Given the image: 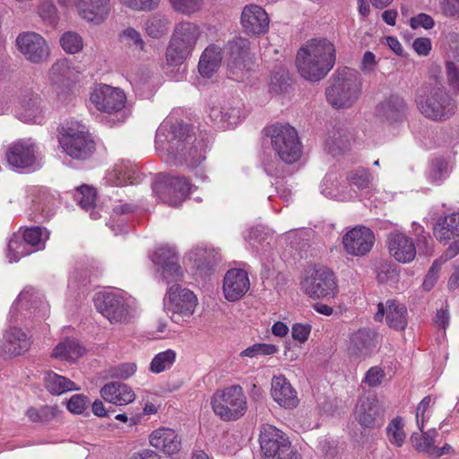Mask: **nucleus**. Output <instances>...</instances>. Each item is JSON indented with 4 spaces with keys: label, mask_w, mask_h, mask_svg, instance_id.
I'll use <instances>...</instances> for the list:
<instances>
[{
    "label": "nucleus",
    "mask_w": 459,
    "mask_h": 459,
    "mask_svg": "<svg viewBox=\"0 0 459 459\" xmlns=\"http://www.w3.org/2000/svg\"><path fill=\"white\" fill-rule=\"evenodd\" d=\"M335 47L325 39H313L301 47L296 56L299 74L309 82H319L335 64Z\"/></svg>",
    "instance_id": "1"
},
{
    "label": "nucleus",
    "mask_w": 459,
    "mask_h": 459,
    "mask_svg": "<svg viewBox=\"0 0 459 459\" xmlns=\"http://www.w3.org/2000/svg\"><path fill=\"white\" fill-rule=\"evenodd\" d=\"M415 102L425 117L437 122L449 119L457 108L455 100L442 85H421L416 91Z\"/></svg>",
    "instance_id": "2"
},
{
    "label": "nucleus",
    "mask_w": 459,
    "mask_h": 459,
    "mask_svg": "<svg viewBox=\"0 0 459 459\" xmlns=\"http://www.w3.org/2000/svg\"><path fill=\"white\" fill-rule=\"evenodd\" d=\"M361 90L362 83L358 72L344 67L338 69L329 79L325 98L335 109L349 108L358 101Z\"/></svg>",
    "instance_id": "3"
},
{
    "label": "nucleus",
    "mask_w": 459,
    "mask_h": 459,
    "mask_svg": "<svg viewBox=\"0 0 459 459\" xmlns=\"http://www.w3.org/2000/svg\"><path fill=\"white\" fill-rule=\"evenodd\" d=\"M201 33L200 26L195 22L188 21L178 22L166 49L167 64L170 66L182 65L191 56Z\"/></svg>",
    "instance_id": "4"
},
{
    "label": "nucleus",
    "mask_w": 459,
    "mask_h": 459,
    "mask_svg": "<svg viewBox=\"0 0 459 459\" xmlns=\"http://www.w3.org/2000/svg\"><path fill=\"white\" fill-rule=\"evenodd\" d=\"M275 154L285 164H294L302 154V143L297 130L289 124L274 123L264 128Z\"/></svg>",
    "instance_id": "5"
},
{
    "label": "nucleus",
    "mask_w": 459,
    "mask_h": 459,
    "mask_svg": "<svg viewBox=\"0 0 459 459\" xmlns=\"http://www.w3.org/2000/svg\"><path fill=\"white\" fill-rule=\"evenodd\" d=\"M211 404L214 413L225 421L240 419L247 410V397L238 385L216 391Z\"/></svg>",
    "instance_id": "6"
},
{
    "label": "nucleus",
    "mask_w": 459,
    "mask_h": 459,
    "mask_svg": "<svg viewBox=\"0 0 459 459\" xmlns=\"http://www.w3.org/2000/svg\"><path fill=\"white\" fill-rule=\"evenodd\" d=\"M191 131L192 126L188 124L169 117L160 125L156 131V148L166 150L173 155L193 140L194 135Z\"/></svg>",
    "instance_id": "7"
},
{
    "label": "nucleus",
    "mask_w": 459,
    "mask_h": 459,
    "mask_svg": "<svg viewBox=\"0 0 459 459\" xmlns=\"http://www.w3.org/2000/svg\"><path fill=\"white\" fill-rule=\"evenodd\" d=\"M300 287L311 299H331L338 293L336 276L331 269L325 266H315L307 271Z\"/></svg>",
    "instance_id": "8"
},
{
    "label": "nucleus",
    "mask_w": 459,
    "mask_h": 459,
    "mask_svg": "<svg viewBox=\"0 0 459 459\" xmlns=\"http://www.w3.org/2000/svg\"><path fill=\"white\" fill-rule=\"evenodd\" d=\"M59 143L67 155L75 160L89 159L95 152L96 144L84 126L76 125L62 128Z\"/></svg>",
    "instance_id": "9"
},
{
    "label": "nucleus",
    "mask_w": 459,
    "mask_h": 459,
    "mask_svg": "<svg viewBox=\"0 0 459 459\" xmlns=\"http://www.w3.org/2000/svg\"><path fill=\"white\" fill-rule=\"evenodd\" d=\"M192 186L185 177L160 174L152 190L163 203L177 207L189 197Z\"/></svg>",
    "instance_id": "10"
},
{
    "label": "nucleus",
    "mask_w": 459,
    "mask_h": 459,
    "mask_svg": "<svg viewBox=\"0 0 459 459\" xmlns=\"http://www.w3.org/2000/svg\"><path fill=\"white\" fill-rule=\"evenodd\" d=\"M49 81L58 101L65 103L73 96L78 72L71 65L67 59H59L55 62L49 70Z\"/></svg>",
    "instance_id": "11"
},
{
    "label": "nucleus",
    "mask_w": 459,
    "mask_h": 459,
    "mask_svg": "<svg viewBox=\"0 0 459 459\" xmlns=\"http://www.w3.org/2000/svg\"><path fill=\"white\" fill-rule=\"evenodd\" d=\"M354 417L364 429H378L385 422V409L376 395L362 396L356 403Z\"/></svg>",
    "instance_id": "12"
},
{
    "label": "nucleus",
    "mask_w": 459,
    "mask_h": 459,
    "mask_svg": "<svg viewBox=\"0 0 459 459\" xmlns=\"http://www.w3.org/2000/svg\"><path fill=\"white\" fill-rule=\"evenodd\" d=\"M5 159L13 169H35L38 166L37 145L30 139L13 142L6 150Z\"/></svg>",
    "instance_id": "13"
},
{
    "label": "nucleus",
    "mask_w": 459,
    "mask_h": 459,
    "mask_svg": "<svg viewBox=\"0 0 459 459\" xmlns=\"http://www.w3.org/2000/svg\"><path fill=\"white\" fill-rule=\"evenodd\" d=\"M377 333L371 328H359L352 333L347 344V353L350 359L362 361L369 358L377 348Z\"/></svg>",
    "instance_id": "14"
},
{
    "label": "nucleus",
    "mask_w": 459,
    "mask_h": 459,
    "mask_svg": "<svg viewBox=\"0 0 459 459\" xmlns=\"http://www.w3.org/2000/svg\"><path fill=\"white\" fill-rule=\"evenodd\" d=\"M259 443L265 459H277L292 445L289 437L273 425L264 424L260 429Z\"/></svg>",
    "instance_id": "15"
},
{
    "label": "nucleus",
    "mask_w": 459,
    "mask_h": 459,
    "mask_svg": "<svg viewBox=\"0 0 459 459\" xmlns=\"http://www.w3.org/2000/svg\"><path fill=\"white\" fill-rule=\"evenodd\" d=\"M152 261L166 283L177 282L183 277V270L178 264V255L169 247H158L152 255Z\"/></svg>",
    "instance_id": "16"
},
{
    "label": "nucleus",
    "mask_w": 459,
    "mask_h": 459,
    "mask_svg": "<svg viewBox=\"0 0 459 459\" xmlns=\"http://www.w3.org/2000/svg\"><path fill=\"white\" fill-rule=\"evenodd\" d=\"M95 306L110 323L126 322L129 317V306L118 294L99 293L95 298Z\"/></svg>",
    "instance_id": "17"
},
{
    "label": "nucleus",
    "mask_w": 459,
    "mask_h": 459,
    "mask_svg": "<svg viewBox=\"0 0 459 459\" xmlns=\"http://www.w3.org/2000/svg\"><path fill=\"white\" fill-rule=\"evenodd\" d=\"M91 101L95 108L106 113L120 111L126 104V95L123 91L108 84H100L91 93Z\"/></svg>",
    "instance_id": "18"
},
{
    "label": "nucleus",
    "mask_w": 459,
    "mask_h": 459,
    "mask_svg": "<svg viewBox=\"0 0 459 459\" xmlns=\"http://www.w3.org/2000/svg\"><path fill=\"white\" fill-rule=\"evenodd\" d=\"M167 297L165 307L169 312L181 317H189L194 314L197 299L193 291L182 289L178 284H173L169 289Z\"/></svg>",
    "instance_id": "19"
},
{
    "label": "nucleus",
    "mask_w": 459,
    "mask_h": 459,
    "mask_svg": "<svg viewBox=\"0 0 459 459\" xmlns=\"http://www.w3.org/2000/svg\"><path fill=\"white\" fill-rule=\"evenodd\" d=\"M374 243V232L365 226H356L342 237L344 250L353 256L366 255L372 249Z\"/></svg>",
    "instance_id": "20"
},
{
    "label": "nucleus",
    "mask_w": 459,
    "mask_h": 459,
    "mask_svg": "<svg viewBox=\"0 0 459 459\" xmlns=\"http://www.w3.org/2000/svg\"><path fill=\"white\" fill-rule=\"evenodd\" d=\"M240 23L246 34L260 36L268 31L270 20L264 8L251 4L243 8Z\"/></svg>",
    "instance_id": "21"
},
{
    "label": "nucleus",
    "mask_w": 459,
    "mask_h": 459,
    "mask_svg": "<svg viewBox=\"0 0 459 459\" xmlns=\"http://www.w3.org/2000/svg\"><path fill=\"white\" fill-rule=\"evenodd\" d=\"M65 5H74L80 16L95 24L102 23L108 16L110 0H59Z\"/></svg>",
    "instance_id": "22"
},
{
    "label": "nucleus",
    "mask_w": 459,
    "mask_h": 459,
    "mask_svg": "<svg viewBox=\"0 0 459 459\" xmlns=\"http://www.w3.org/2000/svg\"><path fill=\"white\" fill-rule=\"evenodd\" d=\"M242 104L239 100H232L222 104L212 106L209 117L221 129H230L237 126L242 117Z\"/></svg>",
    "instance_id": "23"
},
{
    "label": "nucleus",
    "mask_w": 459,
    "mask_h": 459,
    "mask_svg": "<svg viewBox=\"0 0 459 459\" xmlns=\"http://www.w3.org/2000/svg\"><path fill=\"white\" fill-rule=\"evenodd\" d=\"M18 49L32 63H39L48 56L46 40L36 32H23L16 39Z\"/></svg>",
    "instance_id": "24"
},
{
    "label": "nucleus",
    "mask_w": 459,
    "mask_h": 459,
    "mask_svg": "<svg viewBox=\"0 0 459 459\" xmlns=\"http://www.w3.org/2000/svg\"><path fill=\"white\" fill-rule=\"evenodd\" d=\"M409 107L405 100L392 94L376 107V115L389 124L402 123L407 118Z\"/></svg>",
    "instance_id": "25"
},
{
    "label": "nucleus",
    "mask_w": 459,
    "mask_h": 459,
    "mask_svg": "<svg viewBox=\"0 0 459 459\" xmlns=\"http://www.w3.org/2000/svg\"><path fill=\"white\" fill-rule=\"evenodd\" d=\"M188 259L202 276H206L214 273L221 257L218 249L207 245H197L188 253Z\"/></svg>",
    "instance_id": "26"
},
{
    "label": "nucleus",
    "mask_w": 459,
    "mask_h": 459,
    "mask_svg": "<svg viewBox=\"0 0 459 459\" xmlns=\"http://www.w3.org/2000/svg\"><path fill=\"white\" fill-rule=\"evenodd\" d=\"M208 147V141L204 137L197 139L194 136L189 144L183 147L172 156L176 164L185 165L194 169L198 167L205 160V152Z\"/></svg>",
    "instance_id": "27"
},
{
    "label": "nucleus",
    "mask_w": 459,
    "mask_h": 459,
    "mask_svg": "<svg viewBox=\"0 0 459 459\" xmlns=\"http://www.w3.org/2000/svg\"><path fill=\"white\" fill-rule=\"evenodd\" d=\"M250 282L247 273L242 269L229 270L223 280V292L229 301L240 299L249 290Z\"/></svg>",
    "instance_id": "28"
},
{
    "label": "nucleus",
    "mask_w": 459,
    "mask_h": 459,
    "mask_svg": "<svg viewBox=\"0 0 459 459\" xmlns=\"http://www.w3.org/2000/svg\"><path fill=\"white\" fill-rule=\"evenodd\" d=\"M390 255L400 263H410L416 255V247L411 238L402 232H391L387 237Z\"/></svg>",
    "instance_id": "29"
},
{
    "label": "nucleus",
    "mask_w": 459,
    "mask_h": 459,
    "mask_svg": "<svg viewBox=\"0 0 459 459\" xmlns=\"http://www.w3.org/2000/svg\"><path fill=\"white\" fill-rule=\"evenodd\" d=\"M149 442L165 455H173L180 451L182 439L173 429L160 427L152 432Z\"/></svg>",
    "instance_id": "30"
},
{
    "label": "nucleus",
    "mask_w": 459,
    "mask_h": 459,
    "mask_svg": "<svg viewBox=\"0 0 459 459\" xmlns=\"http://www.w3.org/2000/svg\"><path fill=\"white\" fill-rule=\"evenodd\" d=\"M271 394L273 400L286 409L296 408L299 404L297 392L283 375L273 377Z\"/></svg>",
    "instance_id": "31"
},
{
    "label": "nucleus",
    "mask_w": 459,
    "mask_h": 459,
    "mask_svg": "<svg viewBox=\"0 0 459 459\" xmlns=\"http://www.w3.org/2000/svg\"><path fill=\"white\" fill-rule=\"evenodd\" d=\"M229 55V67L232 74L235 70L242 71L247 68V59L250 50V41L243 37H235L226 45Z\"/></svg>",
    "instance_id": "32"
},
{
    "label": "nucleus",
    "mask_w": 459,
    "mask_h": 459,
    "mask_svg": "<svg viewBox=\"0 0 459 459\" xmlns=\"http://www.w3.org/2000/svg\"><path fill=\"white\" fill-rule=\"evenodd\" d=\"M63 411L58 405H41L29 407L25 412L31 423L54 428L62 423Z\"/></svg>",
    "instance_id": "33"
},
{
    "label": "nucleus",
    "mask_w": 459,
    "mask_h": 459,
    "mask_svg": "<svg viewBox=\"0 0 459 459\" xmlns=\"http://www.w3.org/2000/svg\"><path fill=\"white\" fill-rule=\"evenodd\" d=\"M101 397L108 403L117 406L131 403L135 399L133 389L122 382H110L100 389Z\"/></svg>",
    "instance_id": "34"
},
{
    "label": "nucleus",
    "mask_w": 459,
    "mask_h": 459,
    "mask_svg": "<svg viewBox=\"0 0 459 459\" xmlns=\"http://www.w3.org/2000/svg\"><path fill=\"white\" fill-rule=\"evenodd\" d=\"M42 100L37 93L28 92L20 99L19 117L25 122L40 124L44 117Z\"/></svg>",
    "instance_id": "35"
},
{
    "label": "nucleus",
    "mask_w": 459,
    "mask_h": 459,
    "mask_svg": "<svg viewBox=\"0 0 459 459\" xmlns=\"http://www.w3.org/2000/svg\"><path fill=\"white\" fill-rule=\"evenodd\" d=\"M30 337L18 327H12L4 334V351L10 356H20L29 351Z\"/></svg>",
    "instance_id": "36"
},
{
    "label": "nucleus",
    "mask_w": 459,
    "mask_h": 459,
    "mask_svg": "<svg viewBox=\"0 0 459 459\" xmlns=\"http://www.w3.org/2000/svg\"><path fill=\"white\" fill-rule=\"evenodd\" d=\"M222 61L221 48L215 45H209L202 53L198 71L203 77L211 78L219 69Z\"/></svg>",
    "instance_id": "37"
},
{
    "label": "nucleus",
    "mask_w": 459,
    "mask_h": 459,
    "mask_svg": "<svg viewBox=\"0 0 459 459\" xmlns=\"http://www.w3.org/2000/svg\"><path fill=\"white\" fill-rule=\"evenodd\" d=\"M433 234L439 241L459 237V213L455 212L439 220L434 226Z\"/></svg>",
    "instance_id": "38"
},
{
    "label": "nucleus",
    "mask_w": 459,
    "mask_h": 459,
    "mask_svg": "<svg viewBox=\"0 0 459 459\" xmlns=\"http://www.w3.org/2000/svg\"><path fill=\"white\" fill-rule=\"evenodd\" d=\"M385 321L389 327L395 331L404 330L408 323L406 307L396 300H387Z\"/></svg>",
    "instance_id": "39"
},
{
    "label": "nucleus",
    "mask_w": 459,
    "mask_h": 459,
    "mask_svg": "<svg viewBox=\"0 0 459 459\" xmlns=\"http://www.w3.org/2000/svg\"><path fill=\"white\" fill-rule=\"evenodd\" d=\"M351 135L347 129L334 126L328 133L325 144L329 152L335 156L345 152L350 146Z\"/></svg>",
    "instance_id": "40"
},
{
    "label": "nucleus",
    "mask_w": 459,
    "mask_h": 459,
    "mask_svg": "<svg viewBox=\"0 0 459 459\" xmlns=\"http://www.w3.org/2000/svg\"><path fill=\"white\" fill-rule=\"evenodd\" d=\"M44 385L46 389L53 395H60L68 391L79 390L74 382L53 371L46 373Z\"/></svg>",
    "instance_id": "41"
},
{
    "label": "nucleus",
    "mask_w": 459,
    "mask_h": 459,
    "mask_svg": "<svg viewBox=\"0 0 459 459\" xmlns=\"http://www.w3.org/2000/svg\"><path fill=\"white\" fill-rule=\"evenodd\" d=\"M84 351L78 341L65 339L54 348L52 357L62 360L74 361L83 355Z\"/></svg>",
    "instance_id": "42"
},
{
    "label": "nucleus",
    "mask_w": 459,
    "mask_h": 459,
    "mask_svg": "<svg viewBox=\"0 0 459 459\" xmlns=\"http://www.w3.org/2000/svg\"><path fill=\"white\" fill-rule=\"evenodd\" d=\"M96 189L88 185H82L76 187L74 194V198L81 208L85 211H91V217L93 220H97L100 216L99 212L93 211L96 204Z\"/></svg>",
    "instance_id": "43"
},
{
    "label": "nucleus",
    "mask_w": 459,
    "mask_h": 459,
    "mask_svg": "<svg viewBox=\"0 0 459 459\" xmlns=\"http://www.w3.org/2000/svg\"><path fill=\"white\" fill-rule=\"evenodd\" d=\"M138 178V172L135 166L132 165L128 160H122L120 163L116 164L111 174L109 180L117 186H124L127 184H134Z\"/></svg>",
    "instance_id": "44"
},
{
    "label": "nucleus",
    "mask_w": 459,
    "mask_h": 459,
    "mask_svg": "<svg viewBox=\"0 0 459 459\" xmlns=\"http://www.w3.org/2000/svg\"><path fill=\"white\" fill-rule=\"evenodd\" d=\"M100 275L98 266L91 264H78L69 277V285L86 286Z\"/></svg>",
    "instance_id": "45"
},
{
    "label": "nucleus",
    "mask_w": 459,
    "mask_h": 459,
    "mask_svg": "<svg viewBox=\"0 0 459 459\" xmlns=\"http://www.w3.org/2000/svg\"><path fill=\"white\" fill-rule=\"evenodd\" d=\"M35 252V248L30 247L22 236L14 233L7 245V257L11 263L18 262L22 257L29 255Z\"/></svg>",
    "instance_id": "46"
},
{
    "label": "nucleus",
    "mask_w": 459,
    "mask_h": 459,
    "mask_svg": "<svg viewBox=\"0 0 459 459\" xmlns=\"http://www.w3.org/2000/svg\"><path fill=\"white\" fill-rule=\"evenodd\" d=\"M169 23L165 15L155 13L145 22L144 30L149 37L160 39L168 33Z\"/></svg>",
    "instance_id": "47"
},
{
    "label": "nucleus",
    "mask_w": 459,
    "mask_h": 459,
    "mask_svg": "<svg viewBox=\"0 0 459 459\" xmlns=\"http://www.w3.org/2000/svg\"><path fill=\"white\" fill-rule=\"evenodd\" d=\"M48 231L39 226L26 228L22 235L30 247L35 248V252L45 248L46 241L48 239Z\"/></svg>",
    "instance_id": "48"
},
{
    "label": "nucleus",
    "mask_w": 459,
    "mask_h": 459,
    "mask_svg": "<svg viewBox=\"0 0 459 459\" xmlns=\"http://www.w3.org/2000/svg\"><path fill=\"white\" fill-rule=\"evenodd\" d=\"M177 359V353L172 349L157 353L152 359L149 370L154 374H160L172 368Z\"/></svg>",
    "instance_id": "49"
},
{
    "label": "nucleus",
    "mask_w": 459,
    "mask_h": 459,
    "mask_svg": "<svg viewBox=\"0 0 459 459\" xmlns=\"http://www.w3.org/2000/svg\"><path fill=\"white\" fill-rule=\"evenodd\" d=\"M436 435V430L431 429L427 432H422L421 435L414 433L411 435V438L413 443V446L418 452L433 457L436 446H434V438Z\"/></svg>",
    "instance_id": "50"
},
{
    "label": "nucleus",
    "mask_w": 459,
    "mask_h": 459,
    "mask_svg": "<svg viewBox=\"0 0 459 459\" xmlns=\"http://www.w3.org/2000/svg\"><path fill=\"white\" fill-rule=\"evenodd\" d=\"M448 164L443 158H437L431 161L428 178L435 184H441L448 177Z\"/></svg>",
    "instance_id": "51"
},
{
    "label": "nucleus",
    "mask_w": 459,
    "mask_h": 459,
    "mask_svg": "<svg viewBox=\"0 0 459 459\" xmlns=\"http://www.w3.org/2000/svg\"><path fill=\"white\" fill-rule=\"evenodd\" d=\"M173 10L186 16L200 12L204 6V0H169Z\"/></svg>",
    "instance_id": "52"
},
{
    "label": "nucleus",
    "mask_w": 459,
    "mask_h": 459,
    "mask_svg": "<svg viewBox=\"0 0 459 459\" xmlns=\"http://www.w3.org/2000/svg\"><path fill=\"white\" fill-rule=\"evenodd\" d=\"M63 49L69 54H76L82 50L83 41L82 37L74 31H67L60 38Z\"/></svg>",
    "instance_id": "53"
},
{
    "label": "nucleus",
    "mask_w": 459,
    "mask_h": 459,
    "mask_svg": "<svg viewBox=\"0 0 459 459\" xmlns=\"http://www.w3.org/2000/svg\"><path fill=\"white\" fill-rule=\"evenodd\" d=\"M119 40L130 48L133 47L142 51L145 48V42L141 33L132 27H128L120 32Z\"/></svg>",
    "instance_id": "54"
},
{
    "label": "nucleus",
    "mask_w": 459,
    "mask_h": 459,
    "mask_svg": "<svg viewBox=\"0 0 459 459\" xmlns=\"http://www.w3.org/2000/svg\"><path fill=\"white\" fill-rule=\"evenodd\" d=\"M403 427L402 419L400 417H396L391 420L386 428L389 441L397 446H402L404 442L405 433Z\"/></svg>",
    "instance_id": "55"
},
{
    "label": "nucleus",
    "mask_w": 459,
    "mask_h": 459,
    "mask_svg": "<svg viewBox=\"0 0 459 459\" xmlns=\"http://www.w3.org/2000/svg\"><path fill=\"white\" fill-rule=\"evenodd\" d=\"M400 271L396 264L383 263L377 267V279L378 282L387 283L398 281Z\"/></svg>",
    "instance_id": "56"
},
{
    "label": "nucleus",
    "mask_w": 459,
    "mask_h": 459,
    "mask_svg": "<svg viewBox=\"0 0 459 459\" xmlns=\"http://www.w3.org/2000/svg\"><path fill=\"white\" fill-rule=\"evenodd\" d=\"M278 351V347L271 343H255L240 352L241 357L255 358L260 355H273Z\"/></svg>",
    "instance_id": "57"
},
{
    "label": "nucleus",
    "mask_w": 459,
    "mask_h": 459,
    "mask_svg": "<svg viewBox=\"0 0 459 459\" xmlns=\"http://www.w3.org/2000/svg\"><path fill=\"white\" fill-rule=\"evenodd\" d=\"M349 182L360 189L368 188L371 182V177L368 170L365 169H359L351 171L347 177Z\"/></svg>",
    "instance_id": "58"
},
{
    "label": "nucleus",
    "mask_w": 459,
    "mask_h": 459,
    "mask_svg": "<svg viewBox=\"0 0 459 459\" xmlns=\"http://www.w3.org/2000/svg\"><path fill=\"white\" fill-rule=\"evenodd\" d=\"M89 403L88 397L84 394H74L67 402V410L74 414H82Z\"/></svg>",
    "instance_id": "59"
},
{
    "label": "nucleus",
    "mask_w": 459,
    "mask_h": 459,
    "mask_svg": "<svg viewBox=\"0 0 459 459\" xmlns=\"http://www.w3.org/2000/svg\"><path fill=\"white\" fill-rule=\"evenodd\" d=\"M160 0H120L126 7L134 11L150 12L154 10Z\"/></svg>",
    "instance_id": "60"
},
{
    "label": "nucleus",
    "mask_w": 459,
    "mask_h": 459,
    "mask_svg": "<svg viewBox=\"0 0 459 459\" xmlns=\"http://www.w3.org/2000/svg\"><path fill=\"white\" fill-rule=\"evenodd\" d=\"M385 377L384 369L378 366H374L366 372L363 382L369 387H377L382 384Z\"/></svg>",
    "instance_id": "61"
},
{
    "label": "nucleus",
    "mask_w": 459,
    "mask_h": 459,
    "mask_svg": "<svg viewBox=\"0 0 459 459\" xmlns=\"http://www.w3.org/2000/svg\"><path fill=\"white\" fill-rule=\"evenodd\" d=\"M440 268L441 264L438 261L432 264L422 282V288L425 290L429 291L435 286L439 277Z\"/></svg>",
    "instance_id": "62"
},
{
    "label": "nucleus",
    "mask_w": 459,
    "mask_h": 459,
    "mask_svg": "<svg viewBox=\"0 0 459 459\" xmlns=\"http://www.w3.org/2000/svg\"><path fill=\"white\" fill-rule=\"evenodd\" d=\"M136 371V365L134 363H121L111 368L110 374L112 377L119 379H127L133 376Z\"/></svg>",
    "instance_id": "63"
},
{
    "label": "nucleus",
    "mask_w": 459,
    "mask_h": 459,
    "mask_svg": "<svg viewBox=\"0 0 459 459\" xmlns=\"http://www.w3.org/2000/svg\"><path fill=\"white\" fill-rule=\"evenodd\" d=\"M446 70L449 85L459 94V69L454 62L448 61L446 64Z\"/></svg>",
    "instance_id": "64"
}]
</instances>
